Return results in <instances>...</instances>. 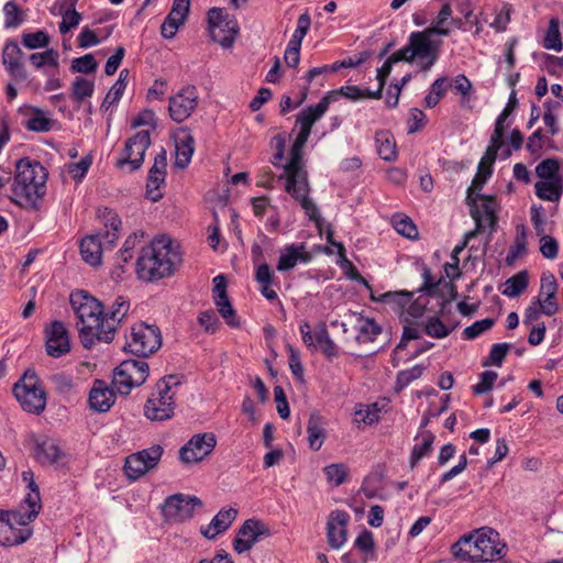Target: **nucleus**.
<instances>
[{
	"instance_id": "1",
	"label": "nucleus",
	"mask_w": 563,
	"mask_h": 563,
	"mask_svg": "<svg viewBox=\"0 0 563 563\" xmlns=\"http://www.w3.org/2000/svg\"><path fill=\"white\" fill-rule=\"evenodd\" d=\"M70 305L77 316L81 344L90 350L97 341L113 340V328L103 321V303L84 290L70 295Z\"/></svg>"
},
{
	"instance_id": "2",
	"label": "nucleus",
	"mask_w": 563,
	"mask_h": 563,
	"mask_svg": "<svg viewBox=\"0 0 563 563\" xmlns=\"http://www.w3.org/2000/svg\"><path fill=\"white\" fill-rule=\"evenodd\" d=\"M309 137L297 135L290 150V159L284 165V173L278 177L286 178L285 190L300 205L306 216L321 228V214L316 202L309 197L310 185L302 162V148Z\"/></svg>"
},
{
	"instance_id": "3",
	"label": "nucleus",
	"mask_w": 563,
	"mask_h": 563,
	"mask_svg": "<svg viewBox=\"0 0 563 563\" xmlns=\"http://www.w3.org/2000/svg\"><path fill=\"white\" fill-rule=\"evenodd\" d=\"M180 262L181 254L178 247L173 245L168 236L162 235L142 247L135 272L139 279L153 283L172 276Z\"/></svg>"
},
{
	"instance_id": "4",
	"label": "nucleus",
	"mask_w": 563,
	"mask_h": 563,
	"mask_svg": "<svg viewBox=\"0 0 563 563\" xmlns=\"http://www.w3.org/2000/svg\"><path fill=\"white\" fill-rule=\"evenodd\" d=\"M47 177L48 173L40 162L20 158L15 163L11 200L24 209L37 210L46 194Z\"/></svg>"
},
{
	"instance_id": "5",
	"label": "nucleus",
	"mask_w": 563,
	"mask_h": 563,
	"mask_svg": "<svg viewBox=\"0 0 563 563\" xmlns=\"http://www.w3.org/2000/svg\"><path fill=\"white\" fill-rule=\"evenodd\" d=\"M437 33L442 32L433 27L411 32L407 44L397 51L401 60L416 63L420 71H429L438 62L443 44Z\"/></svg>"
},
{
	"instance_id": "6",
	"label": "nucleus",
	"mask_w": 563,
	"mask_h": 563,
	"mask_svg": "<svg viewBox=\"0 0 563 563\" xmlns=\"http://www.w3.org/2000/svg\"><path fill=\"white\" fill-rule=\"evenodd\" d=\"M180 385L176 375L165 376L156 384V391L146 400L144 415L153 421L170 419L175 411V389Z\"/></svg>"
},
{
	"instance_id": "7",
	"label": "nucleus",
	"mask_w": 563,
	"mask_h": 563,
	"mask_svg": "<svg viewBox=\"0 0 563 563\" xmlns=\"http://www.w3.org/2000/svg\"><path fill=\"white\" fill-rule=\"evenodd\" d=\"M13 394L23 410L40 415L46 407V393L38 382L36 374L26 371L13 386Z\"/></svg>"
},
{
	"instance_id": "8",
	"label": "nucleus",
	"mask_w": 563,
	"mask_h": 563,
	"mask_svg": "<svg viewBox=\"0 0 563 563\" xmlns=\"http://www.w3.org/2000/svg\"><path fill=\"white\" fill-rule=\"evenodd\" d=\"M162 345V335L158 327L139 322L131 327L124 350L139 357H147Z\"/></svg>"
},
{
	"instance_id": "9",
	"label": "nucleus",
	"mask_w": 563,
	"mask_h": 563,
	"mask_svg": "<svg viewBox=\"0 0 563 563\" xmlns=\"http://www.w3.org/2000/svg\"><path fill=\"white\" fill-rule=\"evenodd\" d=\"M150 375L144 360H125L115 368L113 385L121 395H129L134 387L143 385Z\"/></svg>"
},
{
	"instance_id": "10",
	"label": "nucleus",
	"mask_w": 563,
	"mask_h": 563,
	"mask_svg": "<svg viewBox=\"0 0 563 563\" xmlns=\"http://www.w3.org/2000/svg\"><path fill=\"white\" fill-rule=\"evenodd\" d=\"M202 503L196 495H168L159 506L167 522H185L194 517L195 509Z\"/></svg>"
},
{
	"instance_id": "11",
	"label": "nucleus",
	"mask_w": 563,
	"mask_h": 563,
	"mask_svg": "<svg viewBox=\"0 0 563 563\" xmlns=\"http://www.w3.org/2000/svg\"><path fill=\"white\" fill-rule=\"evenodd\" d=\"M208 24L212 41L225 48L233 44L234 36L239 32V26L236 21L231 19L223 9L211 8L208 11Z\"/></svg>"
},
{
	"instance_id": "12",
	"label": "nucleus",
	"mask_w": 563,
	"mask_h": 563,
	"mask_svg": "<svg viewBox=\"0 0 563 563\" xmlns=\"http://www.w3.org/2000/svg\"><path fill=\"white\" fill-rule=\"evenodd\" d=\"M162 454L163 448L161 445H152L147 449L130 454L125 457L123 472L129 479L136 481L157 466Z\"/></svg>"
},
{
	"instance_id": "13",
	"label": "nucleus",
	"mask_w": 563,
	"mask_h": 563,
	"mask_svg": "<svg viewBox=\"0 0 563 563\" xmlns=\"http://www.w3.org/2000/svg\"><path fill=\"white\" fill-rule=\"evenodd\" d=\"M14 515L0 509V545L15 547L23 544L33 536V528L20 526Z\"/></svg>"
},
{
	"instance_id": "14",
	"label": "nucleus",
	"mask_w": 563,
	"mask_h": 563,
	"mask_svg": "<svg viewBox=\"0 0 563 563\" xmlns=\"http://www.w3.org/2000/svg\"><path fill=\"white\" fill-rule=\"evenodd\" d=\"M217 439L213 433H198L180 448L179 459L184 463H197L208 456L216 448Z\"/></svg>"
},
{
	"instance_id": "15",
	"label": "nucleus",
	"mask_w": 563,
	"mask_h": 563,
	"mask_svg": "<svg viewBox=\"0 0 563 563\" xmlns=\"http://www.w3.org/2000/svg\"><path fill=\"white\" fill-rule=\"evenodd\" d=\"M151 145V136L148 131H140L125 142L122 151V157L118 161L119 166L125 164L131 165V170L139 169L144 161V155Z\"/></svg>"
},
{
	"instance_id": "16",
	"label": "nucleus",
	"mask_w": 563,
	"mask_h": 563,
	"mask_svg": "<svg viewBox=\"0 0 563 563\" xmlns=\"http://www.w3.org/2000/svg\"><path fill=\"white\" fill-rule=\"evenodd\" d=\"M198 106V92L195 86L183 88L177 95L169 98V115L177 123L190 117Z\"/></svg>"
},
{
	"instance_id": "17",
	"label": "nucleus",
	"mask_w": 563,
	"mask_h": 563,
	"mask_svg": "<svg viewBox=\"0 0 563 563\" xmlns=\"http://www.w3.org/2000/svg\"><path fill=\"white\" fill-rule=\"evenodd\" d=\"M166 167L167 155L166 151L162 147L154 158V164L148 172L146 181V197L153 202L158 201L163 197L159 188L165 184Z\"/></svg>"
},
{
	"instance_id": "18",
	"label": "nucleus",
	"mask_w": 563,
	"mask_h": 563,
	"mask_svg": "<svg viewBox=\"0 0 563 563\" xmlns=\"http://www.w3.org/2000/svg\"><path fill=\"white\" fill-rule=\"evenodd\" d=\"M350 515L340 509L330 512L327 521V540L332 549H340L346 542Z\"/></svg>"
},
{
	"instance_id": "19",
	"label": "nucleus",
	"mask_w": 563,
	"mask_h": 563,
	"mask_svg": "<svg viewBox=\"0 0 563 563\" xmlns=\"http://www.w3.org/2000/svg\"><path fill=\"white\" fill-rule=\"evenodd\" d=\"M481 561L488 562L501 558L506 545L500 543L499 533L492 528L476 530Z\"/></svg>"
},
{
	"instance_id": "20",
	"label": "nucleus",
	"mask_w": 563,
	"mask_h": 563,
	"mask_svg": "<svg viewBox=\"0 0 563 563\" xmlns=\"http://www.w3.org/2000/svg\"><path fill=\"white\" fill-rule=\"evenodd\" d=\"M46 352L52 357H60L70 350L68 331L63 322L53 321L45 330Z\"/></svg>"
},
{
	"instance_id": "21",
	"label": "nucleus",
	"mask_w": 563,
	"mask_h": 563,
	"mask_svg": "<svg viewBox=\"0 0 563 563\" xmlns=\"http://www.w3.org/2000/svg\"><path fill=\"white\" fill-rule=\"evenodd\" d=\"M24 53L15 41H8L2 51V64L9 75L16 81L27 79V71L24 68L22 58Z\"/></svg>"
},
{
	"instance_id": "22",
	"label": "nucleus",
	"mask_w": 563,
	"mask_h": 563,
	"mask_svg": "<svg viewBox=\"0 0 563 563\" xmlns=\"http://www.w3.org/2000/svg\"><path fill=\"white\" fill-rule=\"evenodd\" d=\"M558 283L552 273H543L540 280V291L537 302L541 307L542 313L553 316L559 310L556 302Z\"/></svg>"
},
{
	"instance_id": "23",
	"label": "nucleus",
	"mask_w": 563,
	"mask_h": 563,
	"mask_svg": "<svg viewBox=\"0 0 563 563\" xmlns=\"http://www.w3.org/2000/svg\"><path fill=\"white\" fill-rule=\"evenodd\" d=\"M42 509L41 495H24L23 499L13 508L5 509L9 515H14L20 526L33 528L31 523L36 519Z\"/></svg>"
},
{
	"instance_id": "24",
	"label": "nucleus",
	"mask_w": 563,
	"mask_h": 563,
	"mask_svg": "<svg viewBox=\"0 0 563 563\" xmlns=\"http://www.w3.org/2000/svg\"><path fill=\"white\" fill-rule=\"evenodd\" d=\"M117 399L115 393L104 380L96 379L89 391V408L99 413L108 412Z\"/></svg>"
},
{
	"instance_id": "25",
	"label": "nucleus",
	"mask_w": 563,
	"mask_h": 563,
	"mask_svg": "<svg viewBox=\"0 0 563 563\" xmlns=\"http://www.w3.org/2000/svg\"><path fill=\"white\" fill-rule=\"evenodd\" d=\"M34 456L43 465L63 467L66 465V454L58 444L48 438L38 441L34 449Z\"/></svg>"
},
{
	"instance_id": "26",
	"label": "nucleus",
	"mask_w": 563,
	"mask_h": 563,
	"mask_svg": "<svg viewBox=\"0 0 563 563\" xmlns=\"http://www.w3.org/2000/svg\"><path fill=\"white\" fill-rule=\"evenodd\" d=\"M331 96H323L316 106H309L303 109L296 119V124L300 126L299 133L302 136L309 137L313 124L323 117L330 106Z\"/></svg>"
},
{
	"instance_id": "27",
	"label": "nucleus",
	"mask_w": 563,
	"mask_h": 563,
	"mask_svg": "<svg viewBox=\"0 0 563 563\" xmlns=\"http://www.w3.org/2000/svg\"><path fill=\"white\" fill-rule=\"evenodd\" d=\"M238 516V510L222 508L206 527L200 528L201 534L208 540H214L219 534L225 532Z\"/></svg>"
},
{
	"instance_id": "28",
	"label": "nucleus",
	"mask_w": 563,
	"mask_h": 563,
	"mask_svg": "<svg viewBox=\"0 0 563 563\" xmlns=\"http://www.w3.org/2000/svg\"><path fill=\"white\" fill-rule=\"evenodd\" d=\"M453 556L464 562H481L476 530L462 536L451 548Z\"/></svg>"
},
{
	"instance_id": "29",
	"label": "nucleus",
	"mask_w": 563,
	"mask_h": 563,
	"mask_svg": "<svg viewBox=\"0 0 563 563\" xmlns=\"http://www.w3.org/2000/svg\"><path fill=\"white\" fill-rule=\"evenodd\" d=\"M311 260V255L306 252L305 243L290 244L284 249L277 263V269L279 272H286L292 269L298 262L308 263Z\"/></svg>"
},
{
	"instance_id": "30",
	"label": "nucleus",
	"mask_w": 563,
	"mask_h": 563,
	"mask_svg": "<svg viewBox=\"0 0 563 563\" xmlns=\"http://www.w3.org/2000/svg\"><path fill=\"white\" fill-rule=\"evenodd\" d=\"M104 250L106 249L101 241V233L88 235L80 242L81 257L91 266H98L101 264L102 252Z\"/></svg>"
},
{
	"instance_id": "31",
	"label": "nucleus",
	"mask_w": 563,
	"mask_h": 563,
	"mask_svg": "<svg viewBox=\"0 0 563 563\" xmlns=\"http://www.w3.org/2000/svg\"><path fill=\"white\" fill-rule=\"evenodd\" d=\"M99 218L102 219L104 228L107 229L106 233L102 235L103 238L102 245L104 249H112L118 240V232L121 228V219L119 216L112 211L111 209L104 208L103 210H98Z\"/></svg>"
},
{
	"instance_id": "32",
	"label": "nucleus",
	"mask_w": 563,
	"mask_h": 563,
	"mask_svg": "<svg viewBox=\"0 0 563 563\" xmlns=\"http://www.w3.org/2000/svg\"><path fill=\"white\" fill-rule=\"evenodd\" d=\"M143 231H135L131 235H129L123 244V247L120 251V254L117 258V265L112 271V276L115 279H121L124 274V264L129 263L133 257V249L137 243L143 239Z\"/></svg>"
},
{
	"instance_id": "33",
	"label": "nucleus",
	"mask_w": 563,
	"mask_h": 563,
	"mask_svg": "<svg viewBox=\"0 0 563 563\" xmlns=\"http://www.w3.org/2000/svg\"><path fill=\"white\" fill-rule=\"evenodd\" d=\"M176 147V159L175 166L184 169L188 166L191 161V156L195 152V139L194 136L186 132L183 135L178 136L175 140Z\"/></svg>"
},
{
	"instance_id": "34",
	"label": "nucleus",
	"mask_w": 563,
	"mask_h": 563,
	"mask_svg": "<svg viewBox=\"0 0 563 563\" xmlns=\"http://www.w3.org/2000/svg\"><path fill=\"white\" fill-rule=\"evenodd\" d=\"M534 191L541 200L558 202L563 194V179L537 181L534 184Z\"/></svg>"
},
{
	"instance_id": "35",
	"label": "nucleus",
	"mask_w": 563,
	"mask_h": 563,
	"mask_svg": "<svg viewBox=\"0 0 563 563\" xmlns=\"http://www.w3.org/2000/svg\"><path fill=\"white\" fill-rule=\"evenodd\" d=\"M130 309V302L123 296H119L113 301L110 310L106 312L103 310V321L110 328H113V334L117 331L118 324L123 320V318L128 314Z\"/></svg>"
},
{
	"instance_id": "36",
	"label": "nucleus",
	"mask_w": 563,
	"mask_h": 563,
	"mask_svg": "<svg viewBox=\"0 0 563 563\" xmlns=\"http://www.w3.org/2000/svg\"><path fill=\"white\" fill-rule=\"evenodd\" d=\"M307 432L310 449L313 451L320 450L325 439V432L323 428L322 417L319 416L317 412H312L310 415L307 426Z\"/></svg>"
},
{
	"instance_id": "37",
	"label": "nucleus",
	"mask_w": 563,
	"mask_h": 563,
	"mask_svg": "<svg viewBox=\"0 0 563 563\" xmlns=\"http://www.w3.org/2000/svg\"><path fill=\"white\" fill-rule=\"evenodd\" d=\"M495 161L496 159L487 158V152H485L477 166V173L472 181V186L468 188V199H471L474 191L481 190L484 184L490 177L493 173V164Z\"/></svg>"
},
{
	"instance_id": "38",
	"label": "nucleus",
	"mask_w": 563,
	"mask_h": 563,
	"mask_svg": "<svg viewBox=\"0 0 563 563\" xmlns=\"http://www.w3.org/2000/svg\"><path fill=\"white\" fill-rule=\"evenodd\" d=\"M399 62H402L401 57L398 55L397 52H395L385 60L383 66L377 69L376 78L378 81V88L375 91H367L369 99H380L382 98L383 89L385 87L387 78L389 77V75L391 73L393 65L396 63H399Z\"/></svg>"
},
{
	"instance_id": "39",
	"label": "nucleus",
	"mask_w": 563,
	"mask_h": 563,
	"mask_svg": "<svg viewBox=\"0 0 563 563\" xmlns=\"http://www.w3.org/2000/svg\"><path fill=\"white\" fill-rule=\"evenodd\" d=\"M268 534V529L264 522L257 519H247L240 527L238 536L244 538L254 545L261 536Z\"/></svg>"
},
{
	"instance_id": "40",
	"label": "nucleus",
	"mask_w": 563,
	"mask_h": 563,
	"mask_svg": "<svg viewBox=\"0 0 563 563\" xmlns=\"http://www.w3.org/2000/svg\"><path fill=\"white\" fill-rule=\"evenodd\" d=\"M378 155L386 162L397 157L396 142L388 131H379L375 135Z\"/></svg>"
},
{
	"instance_id": "41",
	"label": "nucleus",
	"mask_w": 563,
	"mask_h": 563,
	"mask_svg": "<svg viewBox=\"0 0 563 563\" xmlns=\"http://www.w3.org/2000/svg\"><path fill=\"white\" fill-rule=\"evenodd\" d=\"M314 339L323 355L332 360L339 355L338 345L331 340L324 323H320L314 332Z\"/></svg>"
},
{
	"instance_id": "42",
	"label": "nucleus",
	"mask_w": 563,
	"mask_h": 563,
	"mask_svg": "<svg viewBox=\"0 0 563 563\" xmlns=\"http://www.w3.org/2000/svg\"><path fill=\"white\" fill-rule=\"evenodd\" d=\"M413 292L401 290V291H387L379 295L378 297L371 295L373 301L395 305L399 310L404 311L406 306L410 302Z\"/></svg>"
},
{
	"instance_id": "43",
	"label": "nucleus",
	"mask_w": 563,
	"mask_h": 563,
	"mask_svg": "<svg viewBox=\"0 0 563 563\" xmlns=\"http://www.w3.org/2000/svg\"><path fill=\"white\" fill-rule=\"evenodd\" d=\"M420 438H421V442L416 443L411 451V456H410L411 467H415L419 463V461L422 457L427 456L432 450V444L434 442V434L431 431H422L420 433Z\"/></svg>"
},
{
	"instance_id": "44",
	"label": "nucleus",
	"mask_w": 563,
	"mask_h": 563,
	"mask_svg": "<svg viewBox=\"0 0 563 563\" xmlns=\"http://www.w3.org/2000/svg\"><path fill=\"white\" fill-rule=\"evenodd\" d=\"M528 283L529 276L527 271L518 272L506 280V287L501 292L509 298H516L526 290Z\"/></svg>"
},
{
	"instance_id": "45",
	"label": "nucleus",
	"mask_w": 563,
	"mask_h": 563,
	"mask_svg": "<svg viewBox=\"0 0 563 563\" xmlns=\"http://www.w3.org/2000/svg\"><path fill=\"white\" fill-rule=\"evenodd\" d=\"M426 366L417 364L413 367L405 371H400L397 374L394 389L396 393H400L408 387L413 380L420 378L426 371Z\"/></svg>"
},
{
	"instance_id": "46",
	"label": "nucleus",
	"mask_w": 563,
	"mask_h": 563,
	"mask_svg": "<svg viewBox=\"0 0 563 563\" xmlns=\"http://www.w3.org/2000/svg\"><path fill=\"white\" fill-rule=\"evenodd\" d=\"M367 91H371V90L367 88L361 89L357 86H343L339 89L331 90V91L327 92L324 96H331V98L329 99L330 104H331L332 102L338 101L341 96H343L346 99H350L352 101H357L363 98H369V96L367 95L368 93Z\"/></svg>"
},
{
	"instance_id": "47",
	"label": "nucleus",
	"mask_w": 563,
	"mask_h": 563,
	"mask_svg": "<svg viewBox=\"0 0 563 563\" xmlns=\"http://www.w3.org/2000/svg\"><path fill=\"white\" fill-rule=\"evenodd\" d=\"M536 175L542 180L562 179L559 161L554 157L543 159L537 165Z\"/></svg>"
},
{
	"instance_id": "48",
	"label": "nucleus",
	"mask_w": 563,
	"mask_h": 563,
	"mask_svg": "<svg viewBox=\"0 0 563 563\" xmlns=\"http://www.w3.org/2000/svg\"><path fill=\"white\" fill-rule=\"evenodd\" d=\"M543 47L555 52L562 51V41L559 30V20L553 18L549 22V27L543 40Z\"/></svg>"
},
{
	"instance_id": "49",
	"label": "nucleus",
	"mask_w": 563,
	"mask_h": 563,
	"mask_svg": "<svg viewBox=\"0 0 563 563\" xmlns=\"http://www.w3.org/2000/svg\"><path fill=\"white\" fill-rule=\"evenodd\" d=\"M394 229L402 236L415 240L418 238V229L409 217L396 214L393 218Z\"/></svg>"
},
{
	"instance_id": "50",
	"label": "nucleus",
	"mask_w": 563,
	"mask_h": 563,
	"mask_svg": "<svg viewBox=\"0 0 563 563\" xmlns=\"http://www.w3.org/2000/svg\"><path fill=\"white\" fill-rule=\"evenodd\" d=\"M34 115L25 124L26 129L34 132H48L53 128V120L45 117L44 111L32 108Z\"/></svg>"
},
{
	"instance_id": "51",
	"label": "nucleus",
	"mask_w": 563,
	"mask_h": 563,
	"mask_svg": "<svg viewBox=\"0 0 563 563\" xmlns=\"http://www.w3.org/2000/svg\"><path fill=\"white\" fill-rule=\"evenodd\" d=\"M446 77H440L433 81L430 92L426 96L424 102L428 108H434L446 92Z\"/></svg>"
},
{
	"instance_id": "52",
	"label": "nucleus",
	"mask_w": 563,
	"mask_h": 563,
	"mask_svg": "<svg viewBox=\"0 0 563 563\" xmlns=\"http://www.w3.org/2000/svg\"><path fill=\"white\" fill-rule=\"evenodd\" d=\"M3 12L7 29L18 27L24 21L22 10L14 1H8L3 7Z\"/></svg>"
},
{
	"instance_id": "53",
	"label": "nucleus",
	"mask_w": 563,
	"mask_h": 563,
	"mask_svg": "<svg viewBox=\"0 0 563 563\" xmlns=\"http://www.w3.org/2000/svg\"><path fill=\"white\" fill-rule=\"evenodd\" d=\"M327 481L334 487L346 481L349 468L342 463L328 465L323 468Z\"/></svg>"
},
{
	"instance_id": "54",
	"label": "nucleus",
	"mask_w": 563,
	"mask_h": 563,
	"mask_svg": "<svg viewBox=\"0 0 563 563\" xmlns=\"http://www.w3.org/2000/svg\"><path fill=\"white\" fill-rule=\"evenodd\" d=\"M30 62L36 68H41L44 65H48L57 69L58 53L53 48L46 49L43 53H33L30 55Z\"/></svg>"
},
{
	"instance_id": "55",
	"label": "nucleus",
	"mask_w": 563,
	"mask_h": 563,
	"mask_svg": "<svg viewBox=\"0 0 563 563\" xmlns=\"http://www.w3.org/2000/svg\"><path fill=\"white\" fill-rule=\"evenodd\" d=\"M380 332L382 328L374 319H365L358 328L356 340L358 342H373Z\"/></svg>"
},
{
	"instance_id": "56",
	"label": "nucleus",
	"mask_w": 563,
	"mask_h": 563,
	"mask_svg": "<svg viewBox=\"0 0 563 563\" xmlns=\"http://www.w3.org/2000/svg\"><path fill=\"white\" fill-rule=\"evenodd\" d=\"M95 85L92 81L84 78L76 77L73 82V98L81 102L84 99L89 98L93 93Z\"/></svg>"
},
{
	"instance_id": "57",
	"label": "nucleus",
	"mask_w": 563,
	"mask_h": 563,
	"mask_svg": "<svg viewBox=\"0 0 563 563\" xmlns=\"http://www.w3.org/2000/svg\"><path fill=\"white\" fill-rule=\"evenodd\" d=\"M476 198L483 201L482 203V217L485 216L489 227L494 229V227L497 223V216H496V199L493 196H486V195H476Z\"/></svg>"
},
{
	"instance_id": "58",
	"label": "nucleus",
	"mask_w": 563,
	"mask_h": 563,
	"mask_svg": "<svg viewBox=\"0 0 563 563\" xmlns=\"http://www.w3.org/2000/svg\"><path fill=\"white\" fill-rule=\"evenodd\" d=\"M22 44L29 49L46 47L49 44V36L45 31L38 30L22 35Z\"/></svg>"
},
{
	"instance_id": "59",
	"label": "nucleus",
	"mask_w": 563,
	"mask_h": 563,
	"mask_svg": "<svg viewBox=\"0 0 563 563\" xmlns=\"http://www.w3.org/2000/svg\"><path fill=\"white\" fill-rule=\"evenodd\" d=\"M452 16V8L450 3H444L441 7V10L439 11L435 19L432 21L431 25L429 27L437 29L438 31L445 32V33H437V36H448L450 34V29L445 27L444 25L448 23V21Z\"/></svg>"
},
{
	"instance_id": "60",
	"label": "nucleus",
	"mask_w": 563,
	"mask_h": 563,
	"mask_svg": "<svg viewBox=\"0 0 563 563\" xmlns=\"http://www.w3.org/2000/svg\"><path fill=\"white\" fill-rule=\"evenodd\" d=\"M48 379L57 394L69 395L74 389L73 378L64 373L53 374Z\"/></svg>"
},
{
	"instance_id": "61",
	"label": "nucleus",
	"mask_w": 563,
	"mask_h": 563,
	"mask_svg": "<svg viewBox=\"0 0 563 563\" xmlns=\"http://www.w3.org/2000/svg\"><path fill=\"white\" fill-rule=\"evenodd\" d=\"M98 63L92 54H86L81 57L74 58L71 62V70L74 73L91 74L95 73Z\"/></svg>"
},
{
	"instance_id": "62",
	"label": "nucleus",
	"mask_w": 563,
	"mask_h": 563,
	"mask_svg": "<svg viewBox=\"0 0 563 563\" xmlns=\"http://www.w3.org/2000/svg\"><path fill=\"white\" fill-rule=\"evenodd\" d=\"M444 272L450 282L442 280L443 288L450 292V300H455L457 297V291L452 282L461 277L460 267L456 263H445Z\"/></svg>"
},
{
	"instance_id": "63",
	"label": "nucleus",
	"mask_w": 563,
	"mask_h": 563,
	"mask_svg": "<svg viewBox=\"0 0 563 563\" xmlns=\"http://www.w3.org/2000/svg\"><path fill=\"white\" fill-rule=\"evenodd\" d=\"M495 323V320L492 318H485L478 321H475L473 324L466 327L463 330V336L466 340H473L479 336L485 331L489 330Z\"/></svg>"
},
{
	"instance_id": "64",
	"label": "nucleus",
	"mask_w": 563,
	"mask_h": 563,
	"mask_svg": "<svg viewBox=\"0 0 563 563\" xmlns=\"http://www.w3.org/2000/svg\"><path fill=\"white\" fill-rule=\"evenodd\" d=\"M424 332L429 336L443 339L450 334L451 329H449L438 317H433L426 323Z\"/></svg>"
}]
</instances>
